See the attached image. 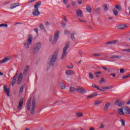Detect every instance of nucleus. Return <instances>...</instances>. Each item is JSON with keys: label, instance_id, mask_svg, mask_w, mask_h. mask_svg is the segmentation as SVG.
Instances as JSON below:
<instances>
[{"label": "nucleus", "instance_id": "obj_1", "mask_svg": "<svg viewBox=\"0 0 130 130\" xmlns=\"http://www.w3.org/2000/svg\"><path fill=\"white\" fill-rule=\"evenodd\" d=\"M33 40V36L29 35L27 38V41L23 42V45L26 49H29L30 46L32 44V41Z\"/></svg>", "mask_w": 130, "mask_h": 130}, {"label": "nucleus", "instance_id": "obj_2", "mask_svg": "<svg viewBox=\"0 0 130 130\" xmlns=\"http://www.w3.org/2000/svg\"><path fill=\"white\" fill-rule=\"evenodd\" d=\"M40 6H41V2H38L35 5V9L32 11V15H34V16H38L40 15V12L38 10V9L40 8Z\"/></svg>", "mask_w": 130, "mask_h": 130}, {"label": "nucleus", "instance_id": "obj_3", "mask_svg": "<svg viewBox=\"0 0 130 130\" xmlns=\"http://www.w3.org/2000/svg\"><path fill=\"white\" fill-rule=\"evenodd\" d=\"M40 48H41V43L40 42L37 43L34 45L32 49L33 54H37V53L39 52V50H40Z\"/></svg>", "mask_w": 130, "mask_h": 130}, {"label": "nucleus", "instance_id": "obj_4", "mask_svg": "<svg viewBox=\"0 0 130 130\" xmlns=\"http://www.w3.org/2000/svg\"><path fill=\"white\" fill-rule=\"evenodd\" d=\"M56 59H57V54H56V53H54L52 56H50L49 57L50 66L53 67V66H54V62L56 61Z\"/></svg>", "mask_w": 130, "mask_h": 130}, {"label": "nucleus", "instance_id": "obj_5", "mask_svg": "<svg viewBox=\"0 0 130 130\" xmlns=\"http://www.w3.org/2000/svg\"><path fill=\"white\" fill-rule=\"evenodd\" d=\"M58 37H59V31L57 30L54 34V38L52 40V37H50L49 38V41L52 42V44H55V42L57 41V39H58Z\"/></svg>", "mask_w": 130, "mask_h": 130}, {"label": "nucleus", "instance_id": "obj_6", "mask_svg": "<svg viewBox=\"0 0 130 130\" xmlns=\"http://www.w3.org/2000/svg\"><path fill=\"white\" fill-rule=\"evenodd\" d=\"M69 48H70V43H67L66 46L63 48L61 59H63V58L67 56L68 53L67 50Z\"/></svg>", "mask_w": 130, "mask_h": 130}, {"label": "nucleus", "instance_id": "obj_7", "mask_svg": "<svg viewBox=\"0 0 130 130\" xmlns=\"http://www.w3.org/2000/svg\"><path fill=\"white\" fill-rule=\"evenodd\" d=\"M36 109V100L34 99L31 104V109L30 110L31 114H34L35 113V109Z\"/></svg>", "mask_w": 130, "mask_h": 130}, {"label": "nucleus", "instance_id": "obj_8", "mask_svg": "<svg viewBox=\"0 0 130 130\" xmlns=\"http://www.w3.org/2000/svg\"><path fill=\"white\" fill-rule=\"evenodd\" d=\"M76 91L80 93V94H85L87 93V91L85 89L83 88V87H81L80 86L76 87Z\"/></svg>", "mask_w": 130, "mask_h": 130}, {"label": "nucleus", "instance_id": "obj_9", "mask_svg": "<svg viewBox=\"0 0 130 130\" xmlns=\"http://www.w3.org/2000/svg\"><path fill=\"white\" fill-rule=\"evenodd\" d=\"M3 90L4 92H5L6 93H7V95L8 97H10V89L7 88V85H5L3 86Z\"/></svg>", "mask_w": 130, "mask_h": 130}, {"label": "nucleus", "instance_id": "obj_10", "mask_svg": "<svg viewBox=\"0 0 130 130\" xmlns=\"http://www.w3.org/2000/svg\"><path fill=\"white\" fill-rule=\"evenodd\" d=\"M66 74L67 76H72V75H75L76 72L73 70H67L66 71Z\"/></svg>", "mask_w": 130, "mask_h": 130}, {"label": "nucleus", "instance_id": "obj_11", "mask_svg": "<svg viewBox=\"0 0 130 130\" xmlns=\"http://www.w3.org/2000/svg\"><path fill=\"white\" fill-rule=\"evenodd\" d=\"M22 80H23V74L20 73L18 76V80H17L18 85H20V84H21V82H22Z\"/></svg>", "mask_w": 130, "mask_h": 130}, {"label": "nucleus", "instance_id": "obj_12", "mask_svg": "<svg viewBox=\"0 0 130 130\" xmlns=\"http://www.w3.org/2000/svg\"><path fill=\"white\" fill-rule=\"evenodd\" d=\"M76 15H77V17L82 18V17H83V12H82V10L80 9H78L76 11Z\"/></svg>", "mask_w": 130, "mask_h": 130}, {"label": "nucleus", "instance_id": "obj_13", "mask_svg": "<svg viewBox=\"0 0 130 130\" xmlns=\"http://www.w3.org/2000/svg\"><path fill=\"white\" fill-rule=\"evenodd\" d=\"M20 5H19V3H13L11 5H10V9L11 10H14V9H16L17 7H19Z\"/></svg>", "mask_w": 130, "mask_h": 130}, {"label": "nucleus", "instance_id": "obj_14", "mask_svg": "<svg viewBox=\"0 0 130 130\" xmlns=\"http://www.w3.org/2000/svg\"><path fill=\"white\" fill-rule=\"evenodd\" d=\"M124 110V113H126V114H129L130 113V109L128 107H123Z\"/></svg>", "mask_w": 130, "mask_h": 130}, {"label": "nucleus", "instance_id": "obj_15", "mask_svg": "<svg viewBox=\"0 0 130 130\" xmlns=\"http://www.w3.org/2000/svg\"><path fill=\"white\" fill-rule=\"evenodd\" d=\"M96 96H98V93H97V92H93L87 96V99H90V98H93Z\"/></svg>", "mask_w": 130, "mask_h": 130}, {"label": "nucleus", "instance_id": "obj_16", "mask_svg": "<svg viewBox=\"0 0 130 130\" xmlns=\"http://www.w3.org/2000/svg\"><path fill=\"white\" fill-rule=\"evenodd\" d=\"M17 78H18V73H16V75L14 76L13 79L12 81V86H14L15 84H16V82L17 81Z\"/></svg>", "mask_w": 130, "mask_h": 130}, {"label": "nucleus", "instance_id": "obj_17", "mask_svg": "<svg viewBox=\"0 0 130 130\" xmlns=\"http://www.w3.org/2000/svg\"><path fill=\"white\" fill-rule=\"evenodd\" d=\"M26 107L27 108V110L30 111V109H31V99L28 100V102L26 104Z\"/></svg>", "mask_w": 130, "mask_h": 130}, {"label": "nucleus", "instance_id": "obj_18", "mask_svg": "<svg viewBox=\"0 0 130 130\" xmlns=\"http://www.w3.org/2000/svg\"><path fill=\"white\" fill-rule=\"evenodd\" d=\"M117 111H118L119 115H124V112L123 108L118 109Z\"/></svg>", "mask_w": 130, "mask_h": 130}, {"label": "nucleus", "instance_id": "obj_19", "mask_svg": "<svg viewBox=\"0 0 130 130\" xmlns=\"http://www.w3.org/2000/svg\"><path fill=\"white\" fill-rule=\"evenodd\" d=\"M117 43H118V40H116L108 42L106 44L107 45L108 44H117Z\"/></svg>", "mask_w": 130, "mask_h": 130}, {"label": "nucleus", "instance_id": "obj_20", "mask_svg": "<svg viewBox=\"0 0 130 130\" xmlns=\"http://www.w3.org/2000/svg\"><path fill=\"white\" fill-rule=\"evenodd\" d=\"M76 90L77 88H75L73 86H71L69 88V92H70V93H71L72 94H74V93H75V92H76Z\"/></svg>", "mask_w": 130, "mask_h": 130}, {"label": "nucleus", "instance_id": "obj_21", "mask_svg": "<svg viewBox=\"0 0 130 130\" xmlns=\"http://www.w3.org/2000/svg\"><path fill=\"white\" fill-rule=\"evenodd\" d=\"M24 101V98H21L19 101V105H18V109L20 110V108H22L23 106V102Z\"/></svg>", "mask_w": 130, "mask_h": 130}, {"label": "nucleus", "instance_id": "obj_22", "mask_svg": "<svg viewBox=\"0 0 130 130\" xmlns=\"http://www.w3.org/2000/svg\"><path fill=\"white\" fill-rule=\"evenodd\" d=\"M11 58L9 57H6L4 59L0 60V63H4L7 62L8 60H10Z\"/></svg>", "mask_w": 130, "mask_h": 130}, {"label": "nucleus", "instance_id": "obj_23", "mask_svg": "<svg viewBox=\"0 0 130 130\" xmlns=\"http://www.w3.org/2000/svg\"><path fill=\"white\" fill-rule=\"evenodd\" d=\"M110 106V103H107L105 105V107H104V110L105 111H107L108 110V108H109Z\"/></svg>", "mask_w": 130, "mask_h": 130}, {"label": "nucleus", "instance_id": "obj_24", "mask_svg": "<svg viewBox=\"0 0 130 130\" xmlns=\"http://www.w3.org/2000/svg\"><path fill=\"white\" fill-rule=\"evenodd\" d=\"M29 73V66H26L23 71V74L27 75Z\"/></svg>", "mask_w": 130, "mask_h": 130}, {"label": "nucleus", "instance_id": "obj_25", "mask_svg": "<svg viewBox=\"0 0 130 130\" xmlns=\"http://www.w3.org/2000/svg\"><path fill=\"white\" fill-rule=\"evenodd\" d=\"M76 31H73L71 33V38L73 41H76V39L75 38V35H76Z\"/></svg>", "mask_w": 130, "mask_h": 130}, {"label": "nucleus", "instance_id": "obj_26", "mask_svg": "<svg viewBox=\"0 0 130 130\" xmlns=\"http://www.w3.org/2000/svg\"><path fill=\"white\" fill-rule=\"evenodd\" d=\"M126 27V25L125 24H120L117 26V29H124V28Z\"/></svg>", "mask_w": 130, "mask_h": 130}, {"label": "nucleus", "instance_id": "obj_27", "mask_svg": "<svg viewBox=\"0 0 130 130\" xmlns=\"http://www.w3.org/2000/svg\"><path fill=\"white\" fill-rule=\"evenodd\" d=\"M67 22H68V21L67 20L66 18H64L63 20L61 22V27H62V28H64V27H66V24L67 23Z\"/></svg>", "mask_w": 130, "mask_h": 130}, {"label": "nucleus", "instance_id": "obj_28", "mask_svg": "<svg viewBox=\"0 0 130 130\" xmlns=\"http://www.w3.org/2000/svg\"><path fill=\"white\" fill-rule=\"evenodd\" d=\"M25 85H23L22 86H21L20 90H19V94H22V93H23V91H24V89L25 88Z\"/></svg>", "mask_w": 130, "mask_h": 130}, {"label": "nucleus", "instance_id": "obj_29", "mask_svg": "<svg viewBox=\"0 0 130 130\" xmlns=\"http://www.w3.org/2000/svg\"><path fill=\"white\" fill-rule=\"evenodd\" d=\"M111 59H112V58H121V56H117L115 55H113L110 57Z\"/></svg>", "mask_w": 130, "mask_h": 130}, {"label": "nucleus", "instance_id": "obj_30", "mask_svg": "<svg viewBox=\"0 0 130 130\" xmlns=\"http://www.w3.org/2000/svg\"><path fill=\"white\" fill-rule=\"evenodd\" d=\"M124 104H125V102L121 101V102L119 103L118 107H122V106H123V105H124Z\"/></svg>", "mask_w": 130, "mask_h": 130}, {"label": "nucleus", "instance_id": "obj_31", "mask_svg": "<svg viewBox=\"0 0 130 130\" xmlns=\"http://www.w3.org/2000/svg\"><path fill=\"white\" fill-rule=\"evenodd\" d=\"M86 9L88 13H91L92 12V8L90 6H87Z\"/></svg>", "mask_w": 130, "mask_h": 130}, {"label": "nucleus", "instance_id": "obj_32", "mask_svg": "<svg viewBox=\"0 0 130 130\" xmlns=\"http://www.w3.org/2000/svg\"><path fill=\"white\" fill-rule=\"evenodd\" d=\"M104 12H107L108 11V7H107V4H105L103 6Z\"/></svg>", "mask_w": 130, "mask_h": 130}, {"label": "nucleus", "instance_id": "obj_33", "mask_svg": "<svg viewBox=\"0 0 130 130\" xmlns=\"http://www.w3.org/2000/svg\"><path fill=\"white\" fill-rule=\"evenodd\" d=\"M76 115L77 117H82L83 116V113L81 112H77L76 113Z\"/></svg>", "mask_w": 130, "mask_h": 130}, {"label": "nucleus", "instance_id": "obj_34", "mask_svg": "<svg viewBox=\"0 0 130 130\" xmlns=\"http://www.w3.org/2000/svg\"><path fill=\"white\" fill-rule=\"evenodd\" d=\"M100 74H101V72H100V71L95 72L94 75H95V78H99V75H100Z\"/></svg>", "mask_w": 130, "mask_h": 130}, {"label": "nucleus", "instance_id": "obj_35", "mask_svg": "<svg viewBox=\"0 0 130 130\" xmlns=\"http://www.w3.org/2000/svg\"><path fill=\"white\" fill-rule=\"evenodd\" d=\"M101 102H102V101L97 100L94 102V105H99Z\"/></svg>", "mask_w": 130, "mask_h": 130}, {"label": "nucleus", "instance_id": "obj_36", "mask_svg": "<svg viewBox=\"0 0 130 130\" xmlns=\"http://www.w3.org/2000/svg\"><path fill=\"white\" fill-rule=\"evenodd\" d=\"M113 13L115 15V16H117V15L118 14V12H117V10L115 9H114L113 10Z\"/></svg>", "mask_w": 130, "mask_h": 130}, {"label": "nucleus", "instance_id": "obj_37", "mask_svg": "<svg viewBox=\"0 0 130 130\" xmlns=\"http://www.w3.org/2000/svg\"><path fill=\"white\" fill-rule=\"evenodd\" d=\"M40 28L41 30H45V27H44V25L42 23L40 24Z\"/></svg>", "mask_w": 130, "mask_h": 130}, {"label": "nucleus", "instance_id": "obj_38", "mask_svg": "<svg viewBox=\"0 0 130 130\" xmlns=\"http://www.w3.org/2000/svg\"><path fill=\"white\" fill-rule=\"evenodd\" d=\"M115 8H116L117 10H118V11H121V7L120 6V5H116L115 6Z\"/></svg>", "mask_w": 130, "mask_h": 130}, {"label": "nucleus", "instance_id": "obj_39", "mask_svg": "<svg viewBox=\"0 0 130 130\" xmlns=\"http://www.w3.org/2000/svg\"><path fill=\"white\" fill-rule=\"evenodd\" d=\"M102 89H103L104 90H106V89H112V86H109L108 87H102Z\"/></svg>", "mask_w": 130, "mask_h": 130}, {"label": "nucleus", "instance_id": "obj_40", "mask_svg": "<svg viewBox=\"0 0 130 130\" xmlns=\"http://www.w3.org/2000/svg\"><path fill=\"white\" fill-rule=\"evenodd\" d=\"M100 11H101V8H98L95 10V12L96 14H99V13H100Z\"/></svg>", "mask_w": 130, "mask_h": 130}, {"label": "nucleus", "instance_id": "obj_41", "mask_svg": "<svg viewBox=\"0 0 130 130\" xmlns=\"http://www.w3.org/2000/svg\"><path fill=\"white\" fill-rule=\"evenodd\" d=\"M88 76H89L90 79H94V76L93 75V74H92L91 73H89Z\"/></svg>", "mask_w": 130, "mask_h": 130}, {"label": "nucleus", "instance_id": "obj_42", "mask_svg": "<svg viewBox=\"0 0 130 130\" xmlns=\"http://www.w3.org/2000/svg\"><path fill=\"white\" fill-rule=\"evenodd\" d=\"M67 68L68 69L72 70V69H74V65L73 64H71L70 66H67Z\"/></svg>", "mask_w": 130, "mask_h": 130}, {"label": "nucleus", "instance_id": "obj_43", "mask_svg": "<svg viewBox=\"0 0 130 130\" xmlns=\"http://www.w3.org/2000/svg\"><path fill=\"white\" fill-rule=\"evenodd\" d=\"M100 83L101 84H102L104 83H105V79H104V78H102L101 79V81H100Z\"/></svg>", "mask_w": 130, "mask_h": 130}, {"label": "nucleus", "instance_id": "obj_44", "mask_svg": "<svg viewBox=\"0 0 130 130\" xmlns=\"http://www.w3.org/2000/svg\"><path fill=\"white\" fill-rule=\"evenodd\" d=\"M91 87L92 88H95V89H97V90H100L99 87L97 86L95 84H92Z\"/></svg>", "mask_w": 130, "mask_h": 130}, {"label": "nucleus", "instance_id": "obj_45", "mask_svg": "<svg viewBox=\"0 0 130 130\" xmlns=\"http://www.w3.org/2000/svg\"><path fill=\"white\" fill-rule=\"evenodd\" d=\"M120 122H121L122 125H123V126L125 125V122L123 119L120 120Z\"/></svg>", "mask_w": 130, "mask_h": 130}, {"label": "nucleus", "instance_id": "obj_46", "mask_svg": "<svg viewBox=\"0 0 130 130\" xmlns=\"http://www.w3.org/2000/svg\"><path fill=\"white\" fill-rule=\"evenodd\" d=\"M129 77H130V74H129L126 76H123L122 79H127V78H129Z\"/></svg>", "mask_w": 130, "mask_h": 130}, {"label": "nucleus", "instance_id": "obj_47", "mask_svg": "<svg viewBox=\"0 0 130 130\" xmlns=\"http://www.w3.org/2000/svg\"><path fill=\"white\" fill-rule=\"evenodd\" d=\"M64 35H69V34H70V31L68 30H66L64 31Z\"/></svg>", "mask_w": 130, "mask_h": 130}, {"label": "nucleus", "instance_id": "obj_48", "mask_svg": "<svg viewBox=\"0 0 130 130\" xmlns=\"http://www.w3.org/2000/svg\"><path fill=\"white\" fill-rule=\"evenodd\" d=\"M118 104H119V100H116L115 103H114V105H118Z\"/></svg>", "mask_w": 130, "mask_h": 130}, {"label": "nucleus", "instance_id": "obj_49", "mask_svg": "<svg viewBox=\"0 0 130 130\" xmlns=\"http://www.w3.org/2000/svg\"><path fill=\"white\" fill-rule=\"evenodd\" d=\"M79 21H80L81 23H87V21L85 20H82L81 19H79Z\"/></svg>", "mask_w": 130, "mask_h": 130}, {"label": "nucleus", "instance_id": "obj_50", "mask_svg": "<svg viewBox=\"0 0 130 130\" xmlns=\"http://www.w3.org/2000/svg\"><path fill=\"white\" fill-rule=\"evenodd\" d=\"M123 51H125V52H130V49H123Z\"/></svg>", "mask_w": 130, "mask_h": 130}, {"label": "nucleus", "instance_id": "obj_51", "mask_svg": "<svg viewBox=\"0 0 130 130\" xmlns=\"http://www.w3.org/2000/svg\"><path fill=\"white\" fill-rule=\"evenodd\" d=\"M101 54H98V53L93 54V56H101Z\"/></svg>", "mask_w": 130, "mask_h": 130}, {"label": "nucleus", "instance_id": "obj_52", "mask_svg": "<svg viewBox=\"0 0 130 130\" xmlns=\"http://www.w3.org/2000/svg\"><path fill=\"white\" fill-rule=\"evenodd\" d=\"M120 73L121 74H123V73H124V70H123V69H120Z\"/></svg>", "mask_w": 130, "mask_h": 130}, {"label": "nucleus", "instance_id": "obj_53", "mask_svg": "<svg viewBox=\"0 0 130 130\" xmlns=\"http://www.w3.org/2000/svg\"><path fill=\"white\" fill-rule=\"evenodd\" d=\"M105 127V125H104V124H101V126H100V128H104Z\"/></svg>", "mask_w": 130, "mask_h": 130}, {"label": "nucleus", "instance_id": "obj_54", "mask_svg": "<svg viewBox=\"0 0 130 130\" xmlns=\"http://www.w3.org/2000/svg\"><path fill=\"white\" fill-rule=\"evenodd\" d=\"M61 89H62V90H64V89H66V85L63 84L61 86Z\"/></svg>", "mask_w": 130, "mask_h": 130}, {"label": "nucleus", "instance_id": "obj_55", "mask_svg": "<svg viewBox=\"0 0 130 130\" xmlns=\"http://www.w3.org/2000/svg\"><path fill=\"white\" fill-rule=\"evenodd\" d=\"M79 55H80V56H82V55H83V52H82L81 50H80V51L79 52Z\"/></svg>", "mask_w": 130, "mask_h": 130}, {"label": "nucleus", "instance_id": "obj_56", "mask_svg": "<svg viewBox=\"0 0 130 130\" xmlns=\"http://www.w3.org/2000/svg\"><path fill=\"white\" fill-rule=\"evenodd\" d=\"M78 4L79 5H82V0H78Z\"/></svg>", "mask_w": 130, "mask_h": 130}, {"label": "nucleus", "instance_id": "obj_57", "mask_svg": "<svg viewBox=\"0 0 130 130\" xmlns=\"http://www.w3.org/2000/svg\"><path fill=\"white\" fill-rule=\"evenodd\" d=\"M111 76L113 77V78H115V76H116V75L115 74V73H112V74H111Z\"/></svg>", "mask_w": 130, "mask_h": 130}, {"label": "nucleus", "instance_id": "obj_58", "mask_svg": "<svg viewBox=\"0 0 130 130\" xmlns=\"http://www.w3.org/2000/svg\"><path fill=\"white\" fill-rule=\"evenodd\" d=\"M34 31L36 32L37 34H38V28H35Z\"/></svg>", "mask_w": 130, "mask_h": 130}, {"label": "nucleus", "instance_id": "obj_59", "mask_svg": "<svg viewBox=\"0 0 130 130\" xmlns=\"http://www.w3.org/2000/svg\"><path fill=\"white\" fill-rule=\"evenodd\" d=\"M63 2L65 5H67V4H68V0H63Z\"/></svg>", "mask_w": 130, "mask_h": 130}, {"label": "nucleus", "instance_id": "obj_60", "mask_svg": "<svg viewBox=\"0 0 130 130\" xmlns=\"http://www.w3.org/2000/svg\"><path fill=\"white\" fill-rule=\"evenodd\" d=\"M45 25H46V26H49V23H48V22H47L45 23Z\"/></svg>", "mask_w": 130, "mask_h": 130}, {"label": "nucleus", "instance_id": "obj_61", "mask_svg": "<svg viewBox=\"0 0 130 130\" xmlns=\"http://www.w3.org/2000/svg\"><path fill=\"white\" fill-rule=\"evenodd\" d=\"M127 105H130V100L127 102Z\"/></svg>", "mask_w": 130, "mask_h": 130}, {"label": "nucleus", "instance_id": "obj_62", "mask_svg": "<svg viewBox=\"0 0 130 130\" xmlns=\"http://www.w3.org/2000/svg\"><path fill=\"white\" fill-rule=\"evenodd\" d=\"M35 0H30V1L28 2V4L30 3H33V2H35Z\"/></svg>", "mask_w": 130, "mask_h": 130}, {"label": "nucleus", "instance_id": "obj_63", "mask_svg": "<svg viewBox=\"0 0 130 130\" xmlns=\"http://www.w3.org/2000/svg\"><path fill=\"white\" fill-rule=\"evenodd\" d=\"M89 130H95V128H93V127H90V128H89Z\"/></svg>", "mask_w": 130, "mask_h": 130}, {"label": "nucleus", "instance_id": "obj_64", "mask_svg": "<svg viewBox=\"0 0 130 130\" xmlns=\"http://www.w3.org/2000/svg\"><path fill=\"white\" fill-rule=\"evenodd\" d=\"M75 5H76V2H72V5H73V6H75Z\"/></svg>", "mask_w": 130, "mask_h": 130}]
</instances>
